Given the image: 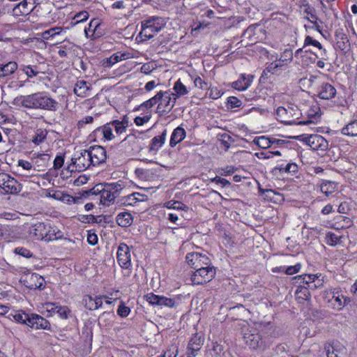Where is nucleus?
<instances>
[{
	"label": "nucleus",
	"instance_id": "obj_1",
	"mask_svg": "<svg viewBox=\"0 0 357 357\" xmlns=\"http://www.w3.org/2000/svg\"><path fill=\"white\" fill-rule=\"evenodd\" d=\"M245 344L253 350L263 351L271 344L273 330L270 325L243 321L238 324Z\"/></svg>",
	"mask_w": 357,
	"mask_h": 357
},
{
	"label": "nucleus",
	"instance_id": "obj_2",
	"mask_svg": "<svg viewBox=\"0 0 357 357\" xmlns=\"http://www.w3.org/2000/svg\"><path fill=\"white\" fill-rule=\"evenodd\" d=\"M165 21L162 17L151 16L141 22V31L137 36L139 42L146 41L152 38L155 33L165 26Z\"/></svg>",
	"mask_w": 357,
	"mask_h": 357
},
{
	"label": "nucleus",
	"instance_id": "obj_3",
	"mask_svg": "<svg viewBox=\"0 0 357 357\" xmlns=\"http://www.w3.org/2000/svg\"><path fill=\"white\" fill-rule=\"evenodd\" d=\"M86 150L75 154L71 159V163L68 166L67 169L70 172H82L89 168L92 163Z\"/></svg>",
	"mask_w": 357,
	"mask_h": 357
},
{
	"label": "nucleus",
	"instance_id": "obj_4",
	"mask_svg": "<svg viewBox=\"0 0 357 357\" xmlns=\"http://www.w3.org/2000/svg\"><path fill=\"white\" fill-rule=\"evenodd\" d=\"M215 268L210 265L199 268L191 276V281L193 284H204L212 280L215 275Z\"/></svg>",
	"mask_w": 357,
	"mask_h": 357
},
{
	"label": "nucleus",
	"instance_id": "obj_5",
	"mask_svg": "<svg viewBox=\"0 0 357 357\" xmlns=\"http://www.w3.org/2000/svg\"><path fill=\"white\" fill-rule=\"evenodd\" d=\"M0 188L7 194H17L22 190L18 181L6 173H0Z\"/></svg>",
	"mask_w": 357,
	"mask_h": 357
},
{
	"label": "nucleus",
	"instance_id": "obj_6",
	"mask_svg": "<svg viewBox=\"0 0 357 357\" xmlns=\"http://www.w3.org/2000/svg\"><path fill=\"white\" fill-rule=\"evenodd\" d=\"M185 259L188 265L195 270L211 265L210 259L206 255L199 252L188 253Z\"/></svg>",
	"mask_w": 357,
	"mask_h": 357
},
{
	"label": "nucleus",
	"instance_id": "obj_7",
	"mask_svg": "<svg viewBox=\"0 0 357 357\" xmlns=\"http://www.w3.org/2000/svg\"><path fill=\"white\" fill-rule=\"evenodd\" d=\"M59 107V102L43 93H37L36 109L55 112Z\"/></svg>",
	"mask_w": 357,
	"mask_h": 357
},
{
	"label": "nucleus",
	"instance_id": "obj_8",
	"mask_svg": "<svg viewBox=\"0 0 357 357\" xmlns=\"http://www.w3.org/2000/svg\"><path fill=\"white\" fill-rule=\"evenodd\" d=\"M204 336L198 333L194 334L188 342L186 351L187 357L197 356L198 352L200 351L202 345L204 344Z\"/></svg>",
	"mask_w": 357,
	"mask_h": 357
},
{
	"label": "nucleus",
	"instance_id": "obj_9",
	"mask_svg": "<svg viewBox=\"0 0 357 357\" xmlns=\"http://www.w3.org/2000/svg\"><path fill=\"white\" fill-rule=\"evenodd\" d=\"M93 166L98 165L105 162L107 159L106 151L100 146H91L86 150Z\"/></svg>",
	"mask_w": 357,
	"mask_h": 357
},
{
	"label": "nucleus",
	"instance_id": "obj_10",
	"mask_svg": "<svg viewBox=\"0 0 357 357\" xmlns=\"http://www.w3.org/2000/svg\"><path fill=\"white\" fill-rule=\"evenodd\" d=\"M146 300L152 305H160L168 307H173L176 305V301L174 298H167L163 296L148 294L145 296Z\"/></svg>",
	"mask_w": 357,
	"mask_h": 357
},
{
	"label": "nucleus",
	"instance_id": "obj_11",
	"mask_svg": "<svg viewBox=\"0 0 357 357\" xmlns=\"http://www.w3.org/2000/svg\"><path fill=\"white\" fill-rule=\"evenodd\" d=\"M319 84L317 89V93L319 98L328 100L335 96L337 91L335 86L330 83L325 82H319Z\"/></svg>",
	"mask_w": 357,
	"mask_h": 357
},
{
	"label": "nucleus",
	"instance_id": "obj_12",
	"mask_svg": "<svg viewBox=\"0 0 357 357\" xmlns=\"http://www.w3.org/2000/svg\"><path fill=\"white\" fill-rule=\"evenodd\" d=\"M37 93L30 95L20 96L14 98L13 104L17 107H23L28 109H36Z\"/></svg>",
	"mask_w": 357,
	"mask_h": 357
},
{
	"label": "nucleus",
	"instance_id": "obj_13",
	"mask_svg": "<svg viewBox=\"0 0 357 357\" xmlns=\"http://www.w3.org/2000/svg\"><path fill=\"white\" fill-rule=\"evenodd\" d=\"M160 100L157 107V112L160 115L169 113L174 107V104H170V91H159Z\"/></svg>",
	"mask_w": 357,
	"mask_h": 357
},
{
	"label": "nucleus",
	"instance_id": "obj_14",
	"mask_svg": "<svg viewBox=\"0 0 357 357\" xmlns=\"http://www.w3.org/2000/svg\"><path fill=\"white\" fill-rule=\"evenodd\" d=\"M116 255L117 261L122 268H128L131 265L130 250L126 244L119 245Z\"/></svg>",
	"mask_w": 357,
	"mask_h": 357
},
{
	"label": "nucleus",
	"instance_id": "obj_15",
	"mask_svg": "<svg viewBox=\"0 0 357 357\" xmlns=\"http://www.w3.org/2000/svg\"><path fill=\"white\" fill-rule=\"evenodd\" d=\"M264 34V30L259 24L249 26L243 32V37L247 38L251 44L256 43Z\"/></svg>",
	"mask_w": 357,
	"mask_h": 357
},
{
	"label": "nucleus",
	"instance_id": "obj_16",
	"mask_svg": "<svg viewBox=\"0 0 357 357\" xmlns=\"http://www.w3.org/2000/svg\"><path fill=\"white\" fill-rule=\"evenodd\" d=\"M305 142L314 150H325L328 146V142L319 135H312L306 137Z\"/></svg>",
	"mask_w": 357,
	"mask_h": 357
},
{
	"label": "nucleus",
	"instance_id": "obj_17",
	"mask_svg": "<svg viewBox=\"0 0 357 357\" xmlns=\"http://www.w3.org/2000/svg\"><path fill=\"white\" fill-rule=\"evenodd\" d=\"M29 327L35 329L50 330V323L44 317L37 314H31Z\"/></svg>",
	"mask_w": 357,
	"mask_h": 357
},
{
	"label": "nucleus",
	"instance_id": "obj_18",
	"mask_svg": "<svg viewBox=\"0 0 357 357\" xmlns=\"http://www.w3.org/2000/svg\"><path fill=\"white\" fill-rule=\"evenodd\" d=\"M293 111L292 108L286 109L283 107H279L276 110V116L281 122L292 125L296 123L294 119H291Z\"/></svg>",
	"mask_w": 357,
	"mask_h": 357
},
{
	"label": "nucleus",
	"instance_id": "obj_19",
	"mask_svg": "<svg viewBox=\"0 0 357 357\" xmlns=\"http://www.w3.org/2000/svg\"><path fill=\"white\" fill-rule=\"evenodd\" d=\"M102 298L96 296L85 295L82 299V303L89 310H95L102 305Z\"/></svg>",
	"mask_w": 357,
	"mask_h": 357
},
{
	"label": "nucleus",
	"instance_id": "obj_20",
	"mask_svg": "<svg viewBox=\"0 0 357 357\" xmlns=\"http://www.w3.org/2000/svg\"><path fill=\"white\" fill-rule=\"evenodd\" d=\"M139 139L134 134L128 135L120 143L119 147L124 149L126 151L135 150Z\"/></svg>",
	"mask_w": 357,
	"mask_h": 357
},
{
	"label": "nucleus",
	"instance_id": "obj_21",
	"mask_svg": "<svg viewBox=\"0 0 357 357\" xmlns=\"http://www.w3.org/2000/svg\"><path fill=\"white\" fill-rule=\"evenodd\" d=\"M47 230V224L38 222L30 230V234L34 236L36 240H45Z\"/></svg>",
	"mask_w": 357,
	"mask_h": 357
},
{
	"label": "nucleus",
	"instance_id": "obj_22",
	"mask_svg": "<svg viewBox=\"0 0 357 357\" xmlns=\"http://www.w3.org/2000/svg\"><path fill=\"white\" fill-rule=\"evenodd\" d=\"M253 76L242 74L239 79L232 83V87L238 91L247 89L252 82Z\"/></svg>",
	"mask_w": 357,
	"mask_h": 357
},
{
	"label": "nucleus",
	"instance_id": "obj_23",
	"mask_svg": "<svg viewBox=\"0 0 357 357\" xmlns=\"http://www.w3.org/2000/svg\"><path fill=\"white\" fill-rule=\"evenodd\" d=\"M335 37L337 47L342 51L346 50L350 45L349 40L342 29H338L335 31Z\"/></svg>",
	"mask_w": 357,
	"mask_h": 357
},
{
	"label": "nucleus",
	"instance_id": "obj_24",
	"mask_svg": "<svg viewBox=\"0 0 357 357\" xmlns=\"http://www.w3.org/2000/svg\"><path fill=\"white\" fill-rule=\"evenodd\" d=\"M26 282V287L30 289H43L44 288V278L37 273H33Z\"/></svg>",
	"mask_w": 357,
	"mask_h": 357
},
{
	"label": "nucleus",
	"instance_id": "obj_25",
	"mask_svg": "<svg viewBox=\"0 0 357 357\" xmlns=\"http://www.w3.org/2000/svg\"><path fill=\"white\" fill-rule=\"evenodd\" d=\"M91 90V86L84 80H78L74 88V93L79 97H86L89 96V92Z\"/></svg>",
	"mask_w": 357,
	"mask_h": 357
},
{
	"label": "nucleus",
	"instance_id": "obj_26",
	"mask_svg": "<svg viewBox=\"0 0 357 357\" xmlns=\"http://www.w3.org/2000/svg\"><path fill=\"white\" fill-rule=\"evenodd\" d=\"M47 235H45V241H52L61 239L63 236V233L57 229L56 227H52L50 225H47Z\"/></svg>",
	"mask_w": 357,
	"mask_h": 357
},
{
	"label": "nucleus",
	"instance_id": "obj_27",
	"mask_svg": "<svg viewBox=\"0 0 357 357\" xmlns=\"http://www.w3.org/2000/svg\"><path fill=\"white\" fill-rule=\"evenodd\" d=\"M185 130L182 127L176 128L171 135L169 145L172 147L175 146L185 138Z\"/></svg>",
	"mask_w": 357,
	"mask_h": 357
},
{
	"label": "nucleus",
	"instance_id": "obj_28",
	"mask_svg": "<svg viewBox=\"0 0 357 357\" xmlns=\"http://www.w3.org/2000/svg\"><path fill=\"white\" fill-rule=\"evenodd\" d=\"M18 65L15 61H9L6 64H1L0 78L13 74L17 69Z\"/></svg>",
	"mask_w": 357,
	"mask_h": 357
},
{
	"label": "nucleus",
	"instance_id": "obj_29",
	"mask_svg": "<svg viewBox=\"0 0 357 357\" xmlns=\"http://www.w3.org/2000/svg\"><path fill=\"white\" fill-rule=\"evenodd\" d=\"M113 128L112 126V123L109 122L106 123L105 126L98 128L95 130L94 132L96 134H100L103 135V137L107 140H112L114 136L113 135Z\"/></svg>",
	"mask_w": 357,
	"mask_h": 357
},
{
	"label": "nucleus",
	"instance_id": "obj_30",
	"mask_svg": "<svg viewBox=\"0 0 357 357\" xmlns=\"http://www.w3.org/2000/svg\"><path fill=\"white\" fill-rule=\"evenodd\" d=\"M116 221L118 225L122 227H127L132 223V216L130 213L123 212L120 213L116 218Z\"/></svg>",
	"mask_w": 357,
	"mask_h": 357
},
{
	"label": "nucleus",
	"instance_id": "obj_31",
	"mask_svg": "<svg viewBox=\"0 0 357 357\" xmlns=\"http://www.w3.org/2000/svg\"><path fill=\"white\" fill-rule=\"evenodd\" d=\"M20 70L22 71L29 78H32L37 76L42 73L39 70L38 66L24 65L22 64L20 67Z\"/></svg>",
	"mask_w": 357,
	"mask_h": 357
},
{
	"label": "nucleus",
	"instance_id": "obj_32",
	"mask_svg": "<svg viewBox=\"0 0 357 357\" xmlns=\"http://www.w3.org/2000/svg\"><path fill=\"white\" fill-rule=\"evenodd\" d=\"M9 316L10 317H12L17 323L29 326L31 314L26 313L24 311H19L15 314H10Z\"/></svg>",
	"mask_w": 357,
	"mask_h": 357
},
{
	"label": "nucleus",
	"instance_id": "obj_33",
	"mask_svg": "<svg viewBox=\"0 0 357 357\" xmlns=\"http://www.w3.org/2000/svg\"><path fill=\"white\" fill-rule=\"evenodd\" d=\"M308 45H313L316 47H317L318 49L322 50V52H321V59L323 60H326V59L325 58V56H326V49L323 48L321 44L312 38V37L310 36H307L305 38V40H304V45H303V47H306Z\"/></svg>",
	"mask_w": 357,
	"mask_h": 357
},
{
	"label": "nucleus",
	"instance_id": "obj_34",
	"mask_svg": "<svg viewBox=\"0 0 357 357\" xmlns=\"http://www.w3.org/2000/svg\"><path fill=\"white\" fill-rule=\"evenodd\" d=\"M218 140L220 143L221 147L225 151H228L230 148L231 144L234 142V139L231 135L227 133L219 134L218 135Z\"/></svg>",
	"mask_w": 357,
	"mask_h": 357
},
{
	"label": "nucleus",
	"instance_id": "obj_35",
	"mask_svg": "<svg viewBox=\"0 0 357 357\" xmlns=\"http://www.w3.org/2000/svg\"><path fill=\"white\" fill-rule=\"evenodd\" d=\"M111 123L113 129H114L117 135H121L125 132L128 126V121L126 119H123L122 121L114 120Z\"/></svg>",
	"mask_w": 357,
	"mask_h": 357
},
{
	"label": "nucleus",
	"instance_id": "obj_36",
	"mask_svg": "<svg viewBox=\"0 0 357 357\" xmlns=\"http://www.w3.org/2000/svg\"><path fill=\"white\" fill-rule=\"evenodd\" d=\"M342 133L344 135L357 137V119L349 122L342 129Z\"/></svg>",
	"mask_w": 357,
	"mask_h": 357
},
{
	"label": "nucleus",
	"instance_id": "obj_37",
	"mask_svg": "<svg viewBox=\"0 0 357 357\" xmlns=\"http://www.w3.org/2000/svg\"><path fill=\"white\" fill-rule=\"evenodd\" d=\"M167 130H164L160 136L154 137L151 140V150H158L165 143Z\"/></svg>",
	"mask_w": 357,
	"mask_h": 357
},
{
	"label": "nucleus",
	"instance_id": "obj_38",
	"mask_svg": "<svg viewBox=\"0 0 357 357\" xmlns=\"http://www.w3.org/2000/svg\"><path fill=\"white\" fill-rule=\"evenodd\" d=\"M146 197V196L144 195H142L139 192H135L131 195L126 196L123 204L127 205H133L134 204L138 202L144 201V198Z\"/></svg>",
	"mask_w": 357,
	"mask_h": 357
},
{
	"label": "nucleus",
	"instance_id": "obj_39",
	"mask_svg": "<svg viewBox=\"0 0 357 357\" xmlns=\"http://www.w3.org/2000/svg\"><path fill=\"white\" fill-rule=\"evenodd\" d=\"M333 294L332 298L329 301L333 308L337 310H342L345 306V302H342V295H335L334 292Z\"/></svg>",
	"mask_w": 357,
	"mask_h": 357
},
{
	"label": "nucleus",
	"instance_id": "obj_40",
	"mask_svg": "<svg viewBox=\"0 0 357 357\" xmlns=\"http://www.w3.org/2000/svg\"><path fill=\"white\" fill-rule=\"evenodd\" d=\"M106 185L108 189L111 190L112 192H113L116 197L119 195L121 191L123 190L126 187L124 183L121 181H119L116 183H109Z\"/></svg>",
	"mask_w": 357,
	"mask_h": 357
},
{
	"label": "nucleus",
	"instance_id": "obj_41",
	"mask_svg": "<svg viewBox=\"0 0 357 357\" xmlns=\"http://www.w3.org/2000/svg\"><path fill=\"white\" fill-rule=\"evenodd\" d=\"M160 97H161V96H159V92H158V93H157V94L155 96H154L151 98H150L148 100L142 103L139 106L138 109L144 110V109H149V108L152 107L155 104H157V103L158 104L159 100H160Z\"/></svg>",
	"mask_w": 357,
	"mask_h": 357
},
{
	"label": "nucleus",
	"instance_id": "obj_42",
	"mask_svg": "<svg viewBox=\"0 0 357 357\" xmlns=\"http://www.w3.org/2000/svg\"><path fill=\"white\" fill-rule=\"evenodd\" d=\"M116 196L112 192L111 190L107 188V185L104 188H102L100 190V201H104V204H105V202H112L114 200Z\"/></svg>",
	"mask_w": 357,
	"mask_h": 357
},
{
	"label": "nucleus",
	"instance_id": "obj_43",
	"mask_svg": "<svg viewBox=\"0 0 357 357\" xmlns=\"http://www.w3.org/2000/svg\"><path fill=\"white\" fill-rule=\"evenodd\" d=\"M35 0H24L19 3V8L24 11L26 15L29 14L34 8Z\"/></svg>",
	"mask_w": 357,
	"mask_h": 357
},
{
	"label": "nucleus",
	"instance_id": "obj_44",
	"mask_svg": "<svg viewBox=\"0 0 357 357\" xmlns=\"http://www.w3.org/2000/svg\"><path fill=\"white\" fill-rule=\"evenodd\" d=\"M342 236L333 232H328L326 235V243L330 246H335L341 243Z\"/></svg>",
	"mask_w": 357,
	"mask_h": 357
},
{
	"label": "nucleus",
	"instance_id": "obj_45",
	"mask_svg": "<svg viewBox=\"0 0 357 357\" xmlns=\"http://www.w3.org/2000/svg\"><path fill=\"white\" fill-rule=\"evenodd\" d=\"M173 89L175 91L174 93L179 97L188 93L186 86L181 82L180 79L175 82Z\"/></svg>",
	"mask_w": 357,
	"mask_h": 357
},
{
	"label": "nucleus",
	"instance_id": "obj_46",
	"mask_svg": "<svg viewBox=\"0 0 357 357\" xmlns=\"http://www.w3.org/2000/svg\"><path fill=\"white\" fill-rule=\"evenodd\" d=\"M317 278L315 275H298L294 278V279L297 280V282L301 285V284H307L310 287V284L314 282V280Z\"/></svg>",
	"mask_w": 357,
	"mask_h": 357
},
{
	"label": "nucleus",
	"instance_id": "obj_47",
	"mask_svg": "<svg viewBox=\"0 0 357 357\" xmlns=\"http://www.w3.org/2000/svg\"><path fill=\"white\" fill-rule=\"evenodd\" d=\"M275 169H278L280 172L294 174L298 172V165L295 162H289L284 167L283 165L276 167Z\"/></svg>",
	"mask_w": 357,
	"mask_h": 357
},
{
	"label": "nucleus",
	"instance_id": "obj_48",
	"mask_svg": "<svg viewBox=\"0 0 357 357\" xmlns=\"http://www.w3.org/2000/svg\"><path fill=\"white\" fill-rule=\"evenodd\" d=\"M271 139L265 136H261L254 139V142L261 149H267L271 146Z\"/></svg>",
	"mask_w": 357,
	"mask_h": 357
},
{
	"label": "nucleus",
	"instance_id": "obj_49",
	"mask_svg": "<svg viewBox=\"0 0 357 357\" xmlns=\"http://www.w3.org/2000/svg\"><path fill=\"white\" fill-rule=\"evenodd\" d=\"M335 183L332 181H324L321 185V190L322 192L328 195L333 192L335 190Z\"/></svg>",
	"mask_w": 357,
	"mask_h": 357
},
{
	"label": "nucleus",
	"instance_id": "obj_50",
	"mask_svg": "<svg viewBox=\"0 0 357 357\" xmlns=\"http://www.w3.org/2000/svg\"><path fill=\"white\" fill-rule=\"evenodd\" d=\"M166 206L168 208L182 210L185 211H188V207L185 204L178 201H169L167 203Z\"/></svg>",
	"mask_w": 357,
	"mask_h": 357
},
{
	"label": "nucleus",
	"instance_id": "obj_51",
	"mask_svg": "<svg viewBox=\"0 0 357 357\" xmlns=\"http://www.w3.org/2000/svg\"><path fill=\"white\" fill-rule=\"evenodd\" d=\"M102 220V218L101 216H94L93 215H84L81 219L82 222L88 223H100Z\"/></svg>",
	"mask_w": 357,
	"mask_h": 357
},
{
	"label": "nucleus",
	"instance_id": "obj_52",
	"mask_svg": "<svg viewBox=\"0 0 357 357\" xmlns=\"http://www.w3.org/2000/svg\"><path fill=\"white\" fill-rule=\"evenodd\" d=\"M130 312V310L123 302H121L117 310V314L121 317H126Z\"/></svg>",
	"mask_w": 357,
	"mask_h": 357
},
{
	"label": "nucleus",
	"instance_id": "obj_53",
	"mask_svg": "<svg viewBox=\"0 0 357 357\" xmlns=\"http://www.w3.org/2000/svg\"><path fill=\"white\" fill-rule=\"evenodd\" d=\"M50 160V156L49 154L40 153V154L38 155V156L36 158V163L38 164V166L39 165L45 166Z\"/></svg>",
	"mask_w": 357,
	"mask_h": 357
},
{
	"label": "nucleus",
	"instance_id": "obj_54",
	"mask_svg": "<svg viewBox=\"0 0 357 357\" xmlns=\"http://www.w3.org/2000/svg\"><path fill=\"white\" fill-rule=\"evenodd\" d=\"M70 313V310L67 306H62L61 305L58 307L56 312L61 319H67Z\"/></svg>",
	"mask_w": 357,
	"mask_h": 357
},
{
	"label": "nucleus",
	"instance_id": "obj_55",
	"mask_svg": "<svg viewBox=\"0 0 357 357\" xmlns=\"http://www.w3.org/2000/svg\"><path fill=\"white\" fill-rule=\"evenodd\" d=\"M259 193L261 196H264V199L271 200L273 197V195H275V192L271 189H263L261 187H259Z\"/></svg>",
	"mask_w": 357,
	"mask_h": 357
},
{
	"label": "nucleus",
	"instance_id": "obj_56",
	"mask_svg": "<svg viewBox=\"0 0 357 357\" xmlns=\"http://www.w3.org/2000/svg\"><path fill=\"white\" fill-rule=\"evenodd\" d=\"M212 351L214 353L213 357H222L224 355V349L222 345L215 342L213 344Z\"/></svg>",
	"mask_w": 357,
	"mask_h": 357
},
{
	"label": "nucleus",
	"instance_id": "obj_57",
	"mask_svg": "<svg viewBox=\"0 0 357 357\" xmlns=\"http://www.w3.org/2000/svg\"><path fill=\"white\" fill-rule=\"evenodd\" d=\"M14 252L26 258H30L33 256L32 252L29 250L22 247L16 248Z\"/></svg>",
	"mask_w": 357,
	"mask_h": 357
},
{
	"label": "nucleus",
	"instance_id": "obj_58",
	"mask_svg": "<svg viewBox=\"0 0 357 357\" xmlns=\"http://www.w3.org/2000/svg\"><path fill=\"white\" fill-rule=\"evenodd\" d=\"M293 52L291 50H285L280 58V61L282 62H290L293 59Z\"/></svg>",
	"mask_w": 357,
	"mask_h": 357
},
{
	"label": "nucleus",
	"instance_id": "obj_59",
	"mask_svg": "<svg viewBox=\"0 0 357 357\" xmlns=\"http://www.w3.org/2000/svg\"><path fill=\"white\" fill-rule=\"evenodd\" d=\"M319 77L317 75H310L309 78H304L301 79V82H303V84H307L308 87L312 86L314 84H317V81H319Z\"/></svg>",
	"mask_w": 357,
	"mask_h": 357
},
{
	"label": "nucleus",
	"instance_id": "obj_60",
	"mask_svg": "<svg viewBox=\"0 0 357 357\" xmlns=\"http://www.w3.org/2000/svg\"><path fill=\"white\" fill-rule=\"evenodd\" d=\"M209 97L212 99H218L222 96L223 92L217 87H211L209 89Z\"/></svg>",
	"mask_w": 357,
	"mask_h": 357
},
{
	"label": "nucleus",
	"instance_id": "obj_61",
	"mask_svg": "<svg viewBox=\"0 0 357 357\" xmlns=\"http://www.w3.org/2000/svg\"><path fill=\"white\" fill-rule=\"evenodd\" d=\"M301 268V264H296L294 266H290L287 268H283L284 269V272L287 275H293L294 273H298Z\"/></svg>",
	"mask_w": 357,
	"mask_h": 357
},
{
	"label": "nucleus",
	"instance_id": "obj_62",
	"mask_svg": "<svg viewBox=\"0 0 357 357\" xmlns=\"http://www.w3.org/2000/svg\"><path fill=\"white\" fill-rule=\"evenodd\" d=\"M151 116L150 115H146L142 117L141 116H137L134 119V122L137 126H142L144 123H147L150 120Z\"/></svg>",
	"mask_w": 357,
	"mask_h": 357
},
{
	"label": "nucleus",
	"instance_id": "obj_63",
	"mask_svg": "<svg viewBox=\"0 0 357 357\" xmlns=\"http://www.w3.org/2000/svg\"><path fill=\"white\" fill-rule=\"evenodd\" d=\"M59 306V304L58 303H51L48 302L45 303V308L48 312L50 313H55L56 312V310L58 309V307Z\"/></svg>",
	"mask_w": 357,
	"mask_h": 357
},
{
	"label": "nucleus",
	"instance_id": "obj_64",
	"mask_svg": "<svg viewBox=\"0 0 357 357\" xmlns=\"http://www.w3.org/2000/svg\"><path fill=\"white\" fill-rule=\"evenodd\" d=\"M195 86L201 89H206L208 88V84L200 77H196L194 79Z\"/></svg>",
	"mask_w": 357,
	"mask_h": 357
}]
</instances>
